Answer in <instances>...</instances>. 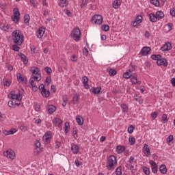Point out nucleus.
<instances>
[{"label":"nucleus","mask_w":175,"mask_h":175,"mask_svg":"<svg viewBox=\"0 0 175 175\" xmlns=\"http://www.w3.org/2000/svg\"><path fill=\"white\" fill-rule=\"evenodd\" d=\"M10 97L11 100L8 101V107L14 108L16 106H20L21 105V100L23 99V95L18 90H12L10 93Z\"/></svg>","instance_id":"nucleus-1"},{"label":"nucleus","mask_w":175,"mask_h":175,"mask_svg":"<svg viewBox=\"0 0 175 175\" xmlns=\"http://www.w3.org/2000/svg\"><path fill=\"white\" fill-rule=\"evenodd\" d=\"M30 72L32 73L29 81L30 88H32L34 92H36L38 91V86L35 85V80L36 81H40V80H42V75L39 73L40 71L38 67H32Z\"/></svg>","instance_id":"nucleus-2"},{"label":"nucleus","mask_w":175,"mask_h":175,"mask_svg":"<svg viewBox=\"0 0 175 175\" xmlns=\"http://www.w3.org/2000/svg\"><path fill=\"white\" fill-rule=\"evenodd\" d=\"M12 40L14 44L21 46L24 42V34L19 29L14 30L12 32Z\"/></svg>","instance_id":"nucleus-3"},{"label":"nucleus","mask_w":175,"mask_h":175,"mask_svg":"<svg viewBox=\"0 0 175 175\" xmlns=\"http://www.w3.org/2000/svg\"><path fill=\"white\" fill-rule=\"evenodd\" d=\"M117 167V158L116 156L111 155L107 158L106 167L108 170H114Z\"/></svg>","instance_id":"nucleus-4"},{"label":"nucleus","mask_w":175,"mask_h":175,"mask_svg":"<svg viewBox=\"0 0 175 175\" xmlns=\"http://www.w3.org/2000/svg\"><path fill=\"white\" fill-rule=\"evenodd\" d=\"M3 155L11 161L16 159V152L12 149H8L7 150L4 151Z\"/></svg>","instance_id":"nucleus-5"},{"label":"nucleus","mask_w":175,"mask_h":175,"mask_svg":"<svg viewBox=\"0 0 175 175\" xmlns=\"http://www.w3.org/2000/svg\"><path fill=\"white\" fill-rule=\"evenodd\" d=\"M81 36V31H80L79 28H75L71 33V37L76 42H79L80 40V38Z\"/></svg>","instance_id":"nucleus-6"},{"label":"nucleus","mask_w":175,"mask_h":175,"mask_svg":"<svg viewBox=\"0 0 175 175\" xmlns=\"http://www.w3.org/2000/svg\"><path fill=\"white\" fill-rule=\"evenodd\" d=\"M13 23H15V24H18V21H20V11L18 10V8H15L14 9L13 15L11 17Z\"/></svg>","instance_id":"nucleus-7"},{"label":"nucleus","mask_w":175,"mask_h":175,"mask_svg":"<svg viewBox=\"0 0 175 175\" xmlns=\"http://www.w3.org/2000/svg\"><path fill=\"white\" fill-rule=\"evenodd\" d=\"M38 90L40 91L43 98H49V96H50V91L46 90L44 84H40L38 87Z\"/></svg>","instance_id":"nucleus-8"},{"label":"nucleus","mask_w":175,"mask_h":175,"mask_svg":"<svg viewBox=\"0 0 175 175\" xmlns=\"http://www.w3.org/2000/svg\"><path fill=\"white\" fill-rule=\"evenodd\" d=\"M92 22L93 23V24L100 25V24L103 23V17H102V15L100 14L94 15L92 18Z\"/></svg>","instance_id":"nucleus-9"},{"label":"nucleus","mask_w":175,"mask_h":175,"mask_svg":"<svg viewBox=\"0 0 175 175\" xmlns=\"http://www.w3.org/2000/svg\"><path fill=\"white\" fill-rule=\"evenodd\" d=\"M0 29L3 31L4 32H12V25H5L3 23H0Z\"/></svg>","instance_id":"nucleus-10"},{"label":"nucleus","mask_w":175,"mask_h":175,"mask_svg":"<svg viewBox=\"0 0 175 175\" xmlns=\"http://www.w3.org/2000/svg\"><path fill=\"white\" fill-rule=\"evenodd\" d=\"M142 23H143V16L138 15L134 21L131 22V25L133 27H137V25H139V24H142Z\"/></svg>","instance_id":"nucleus-11"},{"label":"nucleus","mask_w":175,"mask_h":175,"mask_svg":"<svg viewBox=\"0 0 175 175\" xmlns=\"http://www.w3.org/2000/svg\"><path fill=\"white\" fill-rule=\"evenodd\" d=\"M51 139V132L50 131L45 133L42 137V140L44 144H49V143H50Z\"/></svg>","instance_id":"nucleus-12"},{"label":"nucleus","mask_w":175,"mask_h":175,"mask_svg":"<svg viewBox=\"0 0 175 175\" xmlns=\"http://www.w3.org/2000/svg\"><path fill=\"white\" fill-rule=\"evenodd\" d=\"M149 164L151 166L152 173H154V174H157L158 172V165L157 164V163L152 160H150Z\"/></svg>","instance_id":"nucleus-13"},{"label":"nucleus","mask_w":175,"mask_h":175,"mask_svg":"<svg viewBox=\"0 0 175 175\" xmlns=\"http://www.w3.org/2000/svg\"><path fill=\"white\" fill-rule=\"evenodd\" d=\"M143 152L148 158V157L151 156V150H150V148L148 147V145L147 144H144Z\"/></svg>","instance_id":"nucleus-14"},{"label":"nucleus","mask_w":175,"mask_h":175,"mask_svg":"<svg viewBox=\"0 0 175 175\" xmlns=\"http://www.w3.org/2000/svg\"><path fill=\"white\" fill-rule=\"evenodd\" d=\"M150 51H151V48H150L149 46H144L140 52H139V55H144L146 56L147 55H148V53H150Z\"/></svg>","instance_id":"nucleus-15"},{"label":"nucleus","mask_w":175,"mask_h":175,"mask_svg":"<svg viewBox=\"0 0 175 175\" xmlns=\"http://www.w3.org/2000/svg\"><path fill=\"white\" fill-rule=\"evenodd\" d=\"M45 28L44 27H40L39 29L36 32V36L38 38V39H42L43 38V35H44L45 32Z\"/></svg>","instance_id":"nucleus-16"},{"label":"nucleus","mask_w":175,"mask_h":175,"mask_svg":"<svg viewBox=\"0 0 175 175\" xmlns=\"http://www.w3.org/2000/svg\"><path fill=\"white\" fill-rule=\"evenodd\" d=\"M167 60H166V59L165 58H162L161 57L158 62H157V64L159 66H167Z\"/></svg>","instance_id":"nucleus-17"},{"label":"nucleus","mask_w":175,"mask_h":175,"mask_svg":"<svg viewBox=\"0 0 175 175\" xmlns=\"http://www.w3.org/2000/svg\"><path fill=\"white\" fill-rule=\"evenodd\" d=\"M161 49V51H169V50H172V44L170 42H165Z\"/></svg>","instance_id":"nucleus-18"},{"label":"nucleus","mask_w":175,"mask_h":175,"mask_svg":"<svg viewBox=\"0 0 175 175\" xmlns=\"http://www.w3.org/2000/svg\"><path fill=\"white\" fill-rule=\"evenodd\" d=\"M62 120H61L59 118H55L53 120V124L55 125V126H61L63 124Z\"/></svg>","instance_id":"nucleus-19"},{"label":"nucleus","mask_w":175,"mask_h":175,"mask_svg":"<svg viewBox=\"0 0 175 175\" xmlns=\"http://www.w3.org/2000/svg\"><path fill=\"white\" fill-rule=\"evenodd\" d=\"M82 83L85 90H88V88H90V85H88V77L87 76H84L82 77Z\"/></svg>","instance_id":"nucleus-20"},{"label":"nucleus","mask_w":175,"mask_h":175,"mask_svg":"<svg viewBox=\"0 0 175 175\" xmlns=\"http://www.w3.org/2000/svg\"><path fill=\"white\" fill-rule=\"evenodd\" d=\"M126 150V148L124 146L122 145H118L116 146V151L117 154H122Z\"/></svg>","instance_id":"nucleus-21"},{"label":"nucleus","mask_w":175,"mask_h":175,"mask_svg":"<svg viewBox=\"0 0 175 175\" xmlns=\"http://www.w3.org/2000/svg\"><path fill=\"white\" fill-rule=\"evenodd\" d=\"M130 81L132 83V84H139V85L142 84V82L140 81H137V76L136 75H132L130 79Z\"/></svg>","instance_id":"nucleus-22"},{"label":"nucleus","mask_w":175,"mask_h":175,"mask_svg":"<svg viewBox=\"0 0 175 175\" xmlns=\"http://www.w3.org/2000/svg\"><path fill=\"white\" fill-rule=\"evenodd\" d=\"M12 84V79L4 77L3 79V85L4 87H10V85Z\"/></svg>","instance_id":"nucleus-23"},{"label":"nucleus","mask_w":175,"mask_h":175,"mask_svg":"<svg viewBox=\"0 0 175 175\" xmlns=\"http://www.w3.org/2000/svg\"><path fill=\"white\" fill-rule=\"evenodd\" d=\"M47 110H48L49 114H54V113H55V110H57V107H55V106L54 105H48Z\"/></svg>","instance_id":"nucleus-24"},{"label":"nucleus","mask_w":175,"mask_h":175,"mask_svg":"<svg viewBox=\"0 0 175 175\" xmlns=\"http://www.w3.org/2000/svg\"><path fill=\"white\" fill-rule=\"evenodd\" d=\"M121 6V0H114L112 3V8L113 9H118Z\"/></svg>","instance_id":"nucleus-25"},{"label":"nucleus","mask_w":175,"mask_h":175,"mask_svg":"<svg viewBox=\"0 0 175 175\" xmlns=\"http://www.w3.org/2000/svg\"><path fill=\"white\" fill-rule=\"evenodd\" d=\"M79 146L77 144L71 145V151L72 154H79Z\"/></svg>","instance_id":"nucleus-26"},{"label":"nucleus","mask_w":175,"mask_h":175,"mask_svg":"<svg viewBox=\"0 0 175 175\" xmlns=\"http://www.w3.org/2000/svg\"><path fill=\"white\" fill-rule=\"evenodd\" d=\"M101 90H102V88L100 87L91 88V91L92 94H94V95H98V94H100Z\"/></svg>","instance_id":"nucleus-27"},{"label":"nucleus","mask_w":175,"mask_h":175,"mask_svg":"<svg viewBox=\"0 0 175 175\" xmlns=\"http://www.w3.org/2000/svg\"><path fill=\"white\" fill-rule=\"evenodd\" d=\"M18 56L21 57V61L23 62V64H25V65H27V64H28V59H27V56H25V55H24L23 53H18Z\"/></svg>","instance_id":"nucleus-28"},{"label":"nucleus","mask_w":175,"mask_h":175,"mask_svg":"<svg viewBox=\"0 0 175 175\" xmlns=\"http://www.w3.org/2000/svg\"><path fill=\"white\" fill-rule=\"evenodd\" d=\"M159 172L162 174H166V173H167V168H166V165L165 164H162L160 165Z\"/></svg>","instance_id":"nucleus-29"},{"label":"nucleus","mask_w":175,"mask_h":175,"mask_svg":"<svg viewBox=\"0 0 175 175\" xmlns=\"http://www.w3.org/2000/svg\"><path fill=\"white\" fill-rule=\"evenodd\" d=\"M148 17L151 23H157V20H158V18H157V15L152 13L149 14Z\"/></svg>","instance_id":"nucleus-30"},{"label":"nucleus","mask_w":175,"mask_h":175,"mask_svg":"<svg viewBox=\"0 0 175 175\" xmlns=\"http://www.w3.org/2000/svg\"><path fill=\"white\" fill-rule=\"evenodd\" d=\"M76 121L78 125H83L84 124V119L81 116H77L76 117Z\"/></svg>","instance_id":"nucleus-31"},{"label":"nucleus","mask_w":175,"mask_h":175,"mask_svg":"<svg viewBox=\"0 0 175 175\" xmlns=\"http://www.w3.org/2000/svg\"><path fill=\"white\" fill-rule=\"evenodd\" d=\"M132 76V71H131V70H129L123 74V77L126 79H131Z\"/></svg>","instance_id":"nucleus-32"},{"label":"nucleus","mask_w":175,"mask_h":175,"mask_svg":"<svg viewBox=\"0 0 175 175\" xmlns=\"http://www.w3.org/2000/svg\"><path fill=\"white\" fill-rule=\"evenodd\" d=\"M64 130L65 133H68L69 131H70V124H69V122H65Z\"/></svg>","instance_id":"nucleus-33"},{"label":"nucleus","mask_w":175,"mask_h":175,"mask_svg":"<svg viewBox=\"0 0 175 175\" xmlns=\"http://www.w3.org/2000/svg\"><path fill=\"white\" fill-rule=\"evenodd\" d=\"M107 72H108L109 76H116V75H117V72L116 71V70H114L111 68H108Z\"/></svg>","instance_id":"nucleus-34"},{"label":"nucleus","mask_w":175,"mask_h":175,"mask_svg":"<svg viewBox=\"0 0 175 175\" xmlns=\"http://www.w3.org/2000/svg\"><path fill=\"white\" fill-rule=\"evenodd\" d=\"M150 58L152 59H153L154 61H159V59H161V58H162V56L161 55H152L150 56Z\"/></svg>","instance_id":"nucleus-35"},{"label":"nucleus","mask_w":175,"mask_h":175,"mask_svg":"<svg viewBox=\"0 0 175 175\" xmlns=\"http://www.w3.org/2000/svg\"><path fill=\"white\" fill-rule=\"evenodd\" d=\"M156 17L157 18H159V19L163 18V17H165V14L162 11H157L156 12Z\"/></svg>","instance_id":"nucleus-36"},{"label":"nucleus","mask_w":175,"mask_h":175,"mask_svg":"<svg viewBox=\"0 0 175 175\" xmlns=\"http://www.w3.org/2000/svg\"><path fill=\"white\" fill-rule=\"evenodd\" d=\"M42 152V148H35L33 150V154L36 156H38Z\"/></svg>","instance_id":"nucleus-37"},{"label":"nucleus","mask_w":175,"mask_h":175,"mask_svg":"<svg viewBox=\"0 0 175 175\" xmlns=\"http://www.w3.org/2000/svg\"><path fill=\"white\" fill-rule=\"evenodd\" d=\"M142 170L145 175H150V168H148L146 166H144L142 167Z\"/></svg>","instance_id":"nucleus-38"},{"label":"nucleus","mask_w":175,"mask_h":175,"mask_svg":"<svg viewBox=\"0 0 175 175\" xmlns=\"http://www.w3.org/2000/svg\"><path fill=\"white\" fill-rule=\"evenodd\" d=\"M129 142L130 146H133V144L136 143V139H135L134 137H130L129 138Z\"/></svg>","instance_id":"nucleus-39"},{"label":"nucleus","mask_w":175,"mask_h":175,"mask_svg":"<svg viewBox=\"0 0 175 175\" xmlns=\"http://www.w3.org/2000/svg\"><path fill=\"white\" fill-rule=\"evenodd\" d=\"M120 107H121L122 111L123 113H126V111H128V106H126V105H125V104H122V105H120Z\"/></svg>","instance_id":"nucleus-40"},{"label":"nucleus","mask_w":175,"mask_h":175,"mask_svg":"<svg viewBox=\"0 0 175 175\" xmlns=\"http://www.w3.org/2000/svg\"><path fill=\"white\" fill-rule=\"evenodd\" d=\"M30 20L29 14H27L24 16V23L29 24Z\"/></svg>","instance_id":"nucleus-41"},{"label":"nucleus","mask_w":175,"mask_h":175,"mask_svg":"<svg viewBox=\"0 0 175 175\" xmlns=\"http://www.w3.org/2000/svg\"><path fill=\"white\" fill-rule=\"evenodd\" d=\"M101 29H102V31H105V32H107V31H109V29H110V27H109L108 25H103L101 26Z\"/></svg>","instance_id":"nucleus-42"},{"label":"nucleus","mask_w":175,"mask_h":175,"mask_svg":"<svg viewBox=\"0 0 175 175\" xmlns=\"http://www.w3.org/2000/svg\"><path fill=\"white\" fill-rule=\"evenodd\" d=\"M72 103H74V105H77V103H79V96L78 95H75L72 98Z\"/></svg>","instance_id":"nucleus-43"},{"label":"nucleus","mask_w":175,"mask_h":175,"mask_svg":"<svg viewBox=\"0 0 175 175\" xmlns=\"http://www.w3.org/2000/svg\"><path fill=\"white\" fill-rule=\"evenodd\" d=\"M128 133H133V131H135V126H133V125H130L129 127H128Z\"/></svg>","instance_id":"nucleus-44"},{"label":"nucleus","mask_w":175,"mask_h":175,"mask_svg":"<svg viewBox=\"0 0 175 175\" xmlns=\"http://www.w3.org/2000/svg\"><path fill=\"white\" fill-rule=\"evenodd\" d=\"M150 3H152V5H154V6H159L160 3H159V1L158 0H150Z\"/></svg>","instance_id":"nucleus-45"},{"label":"nucleus","mask_w":175,"mask_h":175,"mask_svg":"<svg viewBox=\"0 0 175 175\" xmlns=\"http://www.w3.org/2000/svg\"><path fill=\"white\" fill-rule=\"evenodd\" d=\"M162 121L163 124H166L167 122V114H163L162 116Z\"/></svg>","instance_id":"nucleus-46"},{"label":"nucleus","mask_w":175,"mask_h":175,"mask_svg":"<svg viewBox=\"0 0 175 175\" xmlns=\"http://www.w3.org/2000/svg\"><path fill=\"white\" fill-rule=\"evenodd\" d=\"M77 59H79V57H77V56L76 55H72L71 57H70V60L72 62H77Z\"/></svg>","instance_id":"nucleus-47"},{"label":"nucleus","mask_w":175,"mask_h":175,"mask_svg":"<svg viewBox=\"0 0 175 175\" xmlns=\"http://www.w3.org/2000/svg\"><path fill=\"white\" fill-rule=\"evenodd\" d=\"M18 46L20 45L14 44V45H12V50L14 51H20V47Z\"/></svg>","instance_id":"nucleus-48"},{"label":"nucleus","mask_w":175,"mask_h":175,"mask_svg":"<svg viewBox=\"0 0 175 175\" xmlns=\"http://www.w3.org/2000/svg\"><path fill=\"white\" fill-rule=\"evenodd\" d=\"M17 80L19 82L24 81V80H25V78H24V77L21 76V74H19L17 76Z\"/></svg>","instance_id":"nucleus-49"},{"label":"nucleus","mask_w":175,"mask_h":175,"mask_svg":"<svg viewBox=\"0 0 175 175\" xmlns=\"http://www.w3.org/2000/svg\"><path fill=\"white\" fill-rule=\"evenodd\" d=\"M66 1L67 0H60L59 1V6L64 8V6H66Z\"/></svg>","instance_id":"nucleus-50"},{"label":"nucleus","mask_w":175,"mask_h":175,"mask_svg":"<svg viewBox=\"0 0 175 175\" xmlns=\"http://www.w3.org/2000/svg\"><path fill=\"white\" fill-rule=\"evenodd\" d=\"M72 136H73L74 139H77V137H79V135H77V129L73 130Z\"/></svg>","instance_id":"nucleus-51"},{"label":"nucleus","mask_w":175,"mask_h":175,"mask_svg":"<svg viewBox=\"0 0 175 175\" xmlns=\"http://www.w3.org/2000/svg\"><path fill=\"white\" fill-rule=\"evenodd\" d=\"M116 175H122V173L121 172V167H118L116 170Z\"/></svg>","instance_id":"nucleus-52"},{"label":"nucleus","mask_w":175,"mask_h":175,"mask_svg":"<svg viewBox=\"0 0 175 175\" xmlns=\"http://www.w3.org/2000/svg\"><path fill=\"white\" fill-rule=\"evenodd\" d=\"M173 135H170L168 136V137H167V143H171L172 142H173Z\"/></svg>","instance_id":"nucleus-53"},{"label":"nucleus","mask_w":175,"mask_h":175,"mask_svg":"<svg viewBox=\"0 0 175 175\" xmlns=\"http://www.w3.org/2000/svg\"><path fill=\"white\" fill-rule=\"evenodd\" d=\"M34 144L36 148H40V142L39 140L36 141Z\"/></svg>","instance_id":"nucleus-54"},{"label":"nucleus","mask_w":175,"mask_h":175,"mask_svg":"<svg viewBox=\"0 0 175 175\" xmlns=\"http://www.w3.org/2000/svg\"><path fill=\"white\" fill-rule=\"evenodd\" d=\"M3 134L4 136H9V135H10V130L8 131V130H3Z\"/></svg>","instance_id":"nucleus-55"},{"label":"nucleus","mask_w":175,"mask_h":175,"mask_svg":"<svg viewBox=\"0 0 175 175\" xmlns=\"http://www.w3.org/2000/svg\"><path fill=\"white\" fill-rule=\"evenodd\" d=\"M64 12L65 14H67V16H68V17H70V16H72V12H70L69 10H64Z\"/></svg>","instance_id":"nucleus-56"},{"label":"nucleus","mask_w":175,"mask_h":175,"mask_svg":"<svg viewBox=\"0 0 175 175\" xmlns=\"http://www.w3.org/2000/svg\"><path fill=\"white\" fill-rule=\"evenodd\" d=\"M83 55H85L86 57H87V55H88V49H87V48H83Z\"/></svg>","instance_id":"nucleus-57"},{"label":"nucleus","mask_w":175,"mask_h":175,"mask_svg":"<svg viewBox=\"0 0 175 175\" xmlns=\"http://www.w3.org/2000/svg\"><path fill=\"white\" fill-rule=\"evenodd\" d=\"M6 68L10 72H12V70H13V66H12V65L10 64H6Z\"/></svg>","instance_id":"nucleus-58"},{"label":"nucleus","mask_w":175,"mask_h":175,"mask_svg":"<svg viewBox=\"0 0 175 175\" xmlns=\"http://www.w3.org/2000/svg\"><path fill=\"white\" fill-rule=\"evenodd\" d=\"M168 31H172L173 29V23H170L167 25Z\"/></svg>","instance_id":"nucleus-59"},{"label":"nucleus","mask_w":175,"mask_h":175,"mask_svg":"<svg viewBox=\"0 0 175 175\" xmlns=\"http://www.w3.org/2000/svg\"><path fill=\"white\" fill-rule=\"evenodd\" d=\"M16 132H17V129H11L10 130V135H14V133H16Z\"/></svg>","instance_id":"nucleus-60"},{"label":"nucleus","mask_w":175,"mask_h":175,"mask_svg":"<svg viewBox=\"0 0 175 175\" xmlns=\"http://www.w3.org/2000/svg\"><path fill=\"white\" fill-rule=\"evenodd\" d=\"M45 72H46L48 73V75H50V73H51L52 70L51 68L49 67H46L44 68Z\"/></svg>","instance_id":"nucleus-61"},{"label":"nucleus","mask_w":175,"mask_h":175,"mask_svg":"<svg viewBox=\"0 0 175 175\" xmlns=\"http://www.w3.org/2000/svg\"><path fill=\"white\" fill-rule=\"evenodd\" d=\"M170 14L172 17H175V8H172L170 10Z\"/></svg>","instance_id":"nucleus-62"},{"label":"nucleus","mask_w":175,"mask_h":175,"mask_svg":"<svg viewBox=\"0 0 175 175\" xmlns=\"http://www.w3.org/2000/svg\"><path fill=\"white\" fill-rule=\"evenodd\" d=\"M61 147V143L58 141H56L55 142V148H59Z\"/></svg>","instance_id":"nucleus-63"},{"label":"nucleus","mask_w":175,"mask_h":175,"mask_svg":"<svg viewBox=\"0 0 175 175\" xmlns=\"http://www.w3.org/2000/svg\"><path fill=\"white\" fill-rule=\"evenodd\" d=\"M171 84H172V87H175V78L171 79Z\"/></svg>","instance_id":"nucleus-64"}]
</instances>
